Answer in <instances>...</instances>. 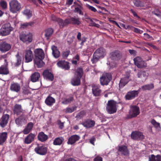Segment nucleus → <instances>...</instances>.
<instances>
[{"mask_svg":"<svg viewBox=\"0 0 161 161\" xmlns=\"http://www.w3.org/2000/svg\"><path fill=\"white\" fill-rule=\"evenodd\" d=\"M0 6L3 9H5L7 8V4L6 2L5 1H2L0 3Z\"/></svg>","mask_w":161,"mask_h":161,"instance_id":"53","label":"nucleus"},{"mask_svg":"<svg viewBox=\"0 0 161 161\" xmlns=\"http://www.w3.org/2000/svg\"><path fill=\"white\" fill-rule=\"evenodd\" d=\"M154 85L151 83L146 85L142 86L141 88L143 90H150L154 88Z\"/></svg>","mask_w":161,"mask_h":161,"instance_id":"42","label":"nucleus"},{"mask_svg":"<svg viewBox=\"0 0 161 161\" xmlns=\"http://www.w3.org/2000/svg\"><path fill=\"white\" fill-rule=\"evenodd\" d=\"M9 10L11 12L14 13L20 10L21 5L17 0H12L9 3Z\"/></svg>","mask_w":161,"mask_h":161,"instance_id":"1","label":"nucleus"},{"mask_svg":"<svg viewBox=\"0 0 161 161\" xmlns=\"http://www.w3.org/2000/svg\"><path fill=\"white\" fill-rule=\"evenodd\" d=\"M90 21V24L91 26H95L97 28L99 27L100 26L99 24L95 23L92 19H91Z\"/></svg>","mask_w":161,"mask_h":161,"instance_id":"54","label":"nucleus"},{"mask_svg":"<svg viewBox=\"0 0 161 161\" xmlns=\"http://www.w3.org/2000/svg\"><path fill=\"white\" fill-rule=\"evenodd\" d=\"M43 59H35V63L38 68L42 67L44 65V63L42 61Z\"/></svg>","mask_w":161,"mask_h":161,"instance_id":"39","label":"nucleus"},{"mask_svg":"<svg viewBox=\"0 0 161 161\" xmlns=\"http://www.w3.org/2000/svg\"><path fill=\"white\" fill-rule=\"evenodd\" d=\"M43 76L45 79L53 81L54 77L53 74L48 69L45 70L42 73Z\"/></svg>","mask_w":161,"mask_h":161,"instance_id":"16","label":"nucleus"},{"mask_svg":"<svg viewBox=\"0 0 161 161\" xmlns=\"http://www.w3.org/2000/svg\"><path fill=\"white\" fill-rule=\"evenodd\" d=\"M81 78L75 75L72 79L71 84L73 86H76L80 85V84Z\"/></svg>","mask_w":161,"mask_h":161,"instance_id":"27","label":"nucleus"},{"mask_svg":"<svg viewBox=\"0 0 161 161\" xmlns=\"http://www.w3.org/2000/svg\"><path fill=\"white\" fill-rule=\"evenodd\" d=\"M24 14L27 16L28 18H29L32 16V14L29 9H26L24 11Z\"/></svg>","mask_w":161,"mask_h":161,"instance_id":"47","label":"nucleus"},{"mask_svg":"<svg viewBox=\"0 0 161 161\" xmlns=\"http://www.w3.org/2000/svg\"><path fill=\"white\" fill-rule=\"evenodd\" d=\"M118 103L113 100H110L108 101L106 107L107 111H116Z\"/></svg>","mask_w":161,"mask_h":161,"instance_id":"7","label":"nucleus"},{"mask_svg":"<svg viewBox=\"0 0 161 161\" xmlns=\"http://www.w3.org/2000/svg\"><path fill=\"white\" fill-rule=\"evenodd\" d=\"M94 53L95 54H96V56L100 58H103L106 54L105 49L102 47L97 49Z\"/></svg>","mask_w":161,"mask_h":161,"instance_id":"19","label":"nucleus"},{"mask_svg":"<svg viewBox=\"0 0 161 161\" xmlns=\"http://www.w3.org/2000/svg\"><path fill=\"white\" fill-rule=\"evenodd\" d=\"M48 139V136L43 132H41L39 133L37 136V139L39 141L44 142L46 141Z\"/></svg>","mask_w":161,"mask_h":161,"instance_id":"20","label":"nucleus"},{"mask_svg":"<svg viewBox=\"0 0 161 161\" xmlns=\"http://www.w3.org/2000/svg\"><path fill=\"white\" fill-rule=\"evenodd\" d=\"M20 40L24 42L27 43L31 42L32 40V38L31 34H25L24 33L20 34L19 36Z\"/></svg>","mask_w":161,"mask_h":161,"instance_id":"5","label":"nucleus"},{"mask_svg":"<svg viewBox=\"0 0 161 161\" xmlns=\"http://www.w3.org/2000/svg\"><path fill=\"white\" fill-rule=\"evenodd\" d=\"M53 32V29L51 28L48 29L45 31V35L47 40L49 39L50 37L52 35Z\"/></svg>","mask_w":161,"mask_h":161,"instance_id":"40","label":"nucleus"},{"mask_svg":"<svg viewBox=\"0 0 161 161\" xmlns=\"http://www.w3.org/2000/svg\"><path fill=\"white\" fill-rule=\"evenodd\" d=\"M135 64L138 68H141L147 66V64L142 61L141 58L137 57L134 59Z\"/></svg>","mask_w":161,"mask_h":161,"instance_id":"8","label":"nucleus"},{"mask_svg":"<svg viewBox=\"0 0 161 161\" xmlns=\"http://www.w3.org/2000/svg\"><path fill=\"white\" fill-rule=\"evenodd\" d=\"M31 80L33 82H35L39 80L40 77V75L38 72H35L31 76Z\"/></svg>","mask_w":161,"mask_h":161,"instance_id":"31","label":"nucleus"},{"mask_svg":"<svg viewBox=\"0 0 161 161\" xmlns=\"http://www.w3.org/2000/svg\"><path fill=\"white\" fill-rule=\"evenodd\" d=\"M32 2L34 3L35 4L37 5L39 3L41 4H42V3L41 0H31Z\"/></svg>","mask_w":161,"mask_h":161,"instance_id":"62","label":"nucleus"},{"mask_svg":"<svg viewBox=\"0 0 161 161\" xmlns=\"http://www.w3.org/2000/svg\"><path fill=\"white\" fill-rule=\"evenodd\" d=\"M100 58L99 56H96V54H95V53H94L92 58L91 60L92 63H95L97 62Z\"/></svg>","mask_w":161,"mask_h":161,"instance_id":"48","label":"nucleus"},{"mask_svg":"<svg viewBox=\"0 0 161 161\" xmlns=\"http://www.w3.org/2000/svg\"><path fill=\"white\" fill-rule=\"evenodd\" d=\"M14 111H20L22 107L20 105L16 104L14 106Z\"/></svg>","mask_w":161,"mask_h":161,"instance_id":"51","label":"nucleus"},{"mask_svg":"<svg viewBox=\"0 0 161 161\" xmlns=\"http://www.w3.org/2000/svg\"><path fill=\"white\" fill-rule=\"evenodd\" d=\"M8 138V133L3 132L0 133V145L3 146Z\"/></svg>","mask_w":161,"mask_h":161,"instance_id":"22","label":"nucleus"},{"mask_svg":"<svg viewBox=\"0 0 161 161\" xmlns=\"http://www.w3.org/2000/svg\"><path fill=\"white\" fill-rule=\"evenodd\" d=\"M22 92L24 95H27L31 93L29 90L25 87L23 88Z\"/></svg>","mask_w":161,"mask_h":161,"instance_id":"50","label":"nucleus"},{"mask_svg":"<svg viewBox=\"0 0 161 161\" xmlns=\"http://www.w3.org/2000/svg\"><path fill=\"white\" fill-rule=\"evenodd\" d=\"M95 124V121L91 119H86L81 123V124L86 128L88 129L94 127Z\"/></svg>","mask_w":161,"mask_h":161,"instance_id":"9","label":"nucleus"},{"mask_svg":"<svg viewBox=\"0 0 161 161\" xmlns=\"http://www.w3.org/2000/svg\"><path fill=\"white\" fill-rule=\"evenodd\" d=\"M140 114V111H130V114L127 115L126 118L131 119L136 117Z\"/></svg>","mask_w":161,"mask_h":161,"instance_id":"36","label":"nucleus"},{"mask_svg":"<svg viewBox=\"0 0 161 161\" xmlns=\"http://www.w3.org/2000/svg\"><path fill=\"white\" fill-rule=\"evenodd\" d=\"M65 26L66 25L71 24V21L70 20V18L65 19L64 21Z\"/></svg>","mask_w":161,"mask_h":161,"instance_id":"63","label":"nucleus"},{"mask_svg":"<svg viewBox=\"0 0 161 161\" xmlns=\"http://www.w3.org/2000/svg\"><path fill=\"white\" fill-rule=\"evenodd\" d=\"M13 29L9 23L5 24L0 29V35L6 36L8 35L12 31Z\"/></svg>","mask_w":161,"mask_h":161,"instance_id":"2","label":"nucleus"},{"mask_svg":"<svg viewBox=\"0 0 161 161\" xmlns=\"http://www.w3.org/2000/svg\"><path fill=\"white\" fill-rule=\"evenodd\" d=\"M133 31L134 32H135L136 33H139V34H140L142 33L143 32L142 31L138 28H135L134 27Z\"/></svg>","mask_w":161,"mask_h":161,"instance_id":"56","label":"nucleus"},{"mask_svg":"<svg viewBox=\"0 0 161 161\" xmlns=\"http://www.w3.org/2000/svg\"><path fill=\"white\" fill-rule=\"evenodd\" d=\"M111 79V75L108 73L103 74L100 78V80L101 85L103 86L107 85Z\"/></svg>","mask_w":161,"mask_h":161,"instance_id":"4","label":"nucleus"},{"mask_svg":"<svg viewBox=\"0 0 161 161\" xmlns=\"http://www.w3.org/2000/svg\"><path fill=\"white\" fill-rule=\"evenodd\" d=\"M36 135L32 133H30L25 138L24 142L26 144L31 143L34 141Z\"/></svg>","mask_w":161,"mask_h":161,"instance_id":"18","label":"nucleus"},{"mask_svg":"<svg viewBox=\"0 0 161 161\" xmlns=\"http://www.w3.org/2000/svg\"><path fill=\"white\" fill-rule=\"evenodd\" d=\"M118 151L120 152L125 156H127L129 154V151L127 147L123 145L119 147Z\"/></svg>","mask_w":161,"mask_h":161,"instance_id":"25","label":"nucleus"},{"mask_svg":"<svg viewBox=\"0 0 161 161\" xmlns=\"http://www.w3.org/2000/svg\"><path fill=\"white\" fill-rule=\"evenodd\" d=\"M55 102V99L50 96H48L45 100V103L48 106L52 105Z\"/></svg>","mask_w":161,"mask_h":161,"instance_id":"30","label":"nucleus"},{"mask_svg":"<svg viewBox=\"0 0 161 161\" xmlns=\"http://www.w3.org/2000/svg\"><path fill=\"white\" fill-rule=\"evenodd\" d=\"M151 123L153 125L155 128L158 129L160 128V124L158 122H157L156 120L153 119L151 120Z\"/></svg>","mask_w":161,"mask_h":161,"instance_id":"46","label":"nucleus"},{"mask_svg":"<svg viewBox=\"0 0 161 161\" xmlns=\"http://www.w3.org/2000/svg\"><path fill=\"white\" fill-rule=\"evenodd\" d=\"M25 119L22 116H20L17 118L15 120V123L16 124L19 125H22L23 123H25Z\"/></svg>","mask_w":161,"mask_h":161,"instance_id":"34","label":"nucleus"},{"mask_svg":"<svg viewBox=\"0 0 161 161\" xmlns=\"http://www.w3.org/2000/svg\"><path fill=\"white\" fill-rule=\"evenodd\" d=\"M80 138V137L77 135L72 136L69 139L67 143L68 144L72 145L79 140Z\"/></svg>","mask_w":161,"mask_h":161,"instance_id":"23","label":"nucleus"},{"mask_svg":"<svg viewBox=\"0 0 161 161\" xmlns=\"http://www.w3.org/2000/svg\"><path fill=\"white\" fill-rule=\"evenodd\" d=\"M9 116L8 114L3 115L0 120V126L2 128H4L7 125Z\"/></svg>","mask_w":161,"mask_h":161,"instance_id":"12","label":"nucleus"},{"mask_svg":"<svg viewBox=\"0 0 161 161\" xmlns=\"http://www.w3.org/2000/svg\"><path fill=\"white\" fill-rule=\"evenodd\" d=\"M138 93L139 92L138 91H133L128 92L125 96V98L128 100L132 99L137 97Z\"/></svg>","mask_w":161,"mask_h":161,"instance_id":"13","label":"nucleus"},{"mask_svg":"<svg viewBox=\"0 0 161 161\" xmlns=\"http://www.w3.org/2000/svg\"><path fill=\"white\" fill-rule=\"evenodd\" d=\"M130 110L131 111H139V107L137 105L130 106Z\"/></svg>","mask_w":161,"mask_h":161,"instance_id":"52","label":"nucleus"},{"mask_svg":"<svg viewBox=\"0 0 161 161\" xmlns=\"http://www.w3.org/2000/svg\"><path fill=\"white\" fill-rule=\"evenodd\" d=\"M8 64L7 63L5 65H3L0 67V74L7 75L9 73V71L8 67Z\"/></svg>","mask_w":161,"mask_h":161,"instance_id":"24","label":"nucleus"},{"mask_svg":"<svg viewBox=\"0 0 161 161\" xmlns=\"http://www.w3.org/2000/svg\"><path fill=\"white\" fill-rule=\"evenodd\" d=\"M16 60L14 64L15 66L18 67L21 64L22 58L18 53L16 55Z\"/></svg>","mask_w":161,"mask_h":161,"instance_id":"32","label":"nucleus"},{"mask_svg":"<svg viewBox=\"0 0 161 161\" xmlns=\"http://www.w3.org/2000/svg\"><path fill=\"white\" fill-rule=\"evenodd\" d=\"M51 49L52 50V54L54 57L56 58H58L60 55V52L57 47L53 45L52 46Z\"/></svg>","mask_w":161,"mask_h":161,"instance_id":"26","label":"nucleus"},{"mask_svg":"<svg viewBox=\"0 0 161 161\" xmlns=\"http://www.w3.org/2000/svg\"><path fill=\"white\" fill-rule=\"evenodd\" d=\"M74 12L76 13H78L80 14H83L81 10L78 7L75 8Z\"/></svg>","mask_w":161,"mask_h":161,"instance_id":"59","label":"nucleus"},{"mask_svg":"<svg viewBox=\"0 0 161 161\" xmlns=\"http://www.w3.org/2000/svg\"><path fill=\"white\" fill-rule=\"evenodd\" d=\"M87 7L89 9L94 12H95L97 11L96 9L94 7L92 6H91L89 5H87Z\"/></svg>","mask_w":161,"mask_h":161,"instance_id":"61","label":"nucleus"},{"mask_svg":"<svg viewBox=\"0 0 161 161\" xmlns=\"http://www.w3.org/2000/svg\"><path fill=\"white\" fill-rule=\"evenodd\" d=\"M34 24V22L33 21H31L28 23H24L21 24L20 27L21 28L25 29V28L28 27L29 26H32Z\"/></svg>","mask_w":161,"mask_h":161,"instance_id":"43","label":"nucleus"},{"mask_svg":"<svg viewBox=\"0 0 161 161\" xmlns=\"http://www.w3.org/2000/svg\"><path fill=\"white\" fill-rule=\"evenodd\" d=\"M110 58L112 60H119L122 57L121 53L118 50H116L110 53Z\"/></svg>","mask_w":161,"mask_h":161,"instance_id":"14","label":"nucleus"},{"mask_svg":"<svg viewBox=\"0 0 161 161\" xmlns=\"http://www.w3.org/2000/svg\"><path fill=\"white\" fill-rule=\"evenodd\" d=\"M148 75V73L145 71H141L139 72L137 74V76L138 78H141L143 79H146Z\"/></svg>","mask_w":161,"mask_h":161,"instance_id":"35","label":"nucleus"},{"mask_svg":"<svg viewBox=\"0 0 161 161\" xmlns=\"http://www.w3.org/2000/svg\"><path fill=\"white\" fill-rule=\"evenodd\" d=\"M74 100V98L72 96H70L69 97L64 99L62 102V103L64 104H67L70 103Z\"/></svg>","mask_w":161,"mask_h":161,"instance_id":"41","label":"nucleus"},{"mask_svg":"<svg viewBox=\"0 0 161 161\" xmlns=\"http://www.w3.org/2000/svg\"><path fill=\"white\" fill-rule=\"evenodd\" d=\"M10 90L13 91L18 92L20 89V85L17 83H14L11 84L10 87Z\"/></svg>","mask_w":161,"mask_h":161,"instance_id":"21","label":"nucleus"},{"mask_svg":"<svg viewBox=\"0 0 161 161\" xmlns=\"http://www.w3.org/2000/svg\"><path fill=\"white\" fill-rule=\"evenodd\" d=\"M129 81L127 78H123L121 79L119 84V87L121 88L124 86Z\"/></svg>","mask_w":161,"mask_h":161,"instance_id":"37","label":"nucleus"},{"mask_svg":"<svg viewBox=\"0 0 161 161\" xmlns=\"http://www.w3.org/2000/svg\"><path fill=\"white\" fill-rule=\"evenodd\" d=\"M33 124L31 122H29L27 125L26 127L31 130L33 127Z\"/></svg>","mask_w":161,"mask_h":161,"instance_id":"55","label":"nucleus"},{"mask_svg":"<svg viewBox=\"0 0 161 161\" xmlns=\"http://www.w3.org/2000/svg\"><path fill=\"white\" fill-rule=\"evenodd\" d=\"M70 20L71 21V24L73 25H79L81 23L79 18H76L75 17H71Z\"/></svg>","mask_w":161,"mask_h":161,"instance_id":"38","label":"nucleus"},{"mask_svg":"<svg viewBox=\"0 0 161 161\" xmlns=\"http://www.w3.org/2000/svg\"><path fill=\"white\" fill-rule=\"evenodd\" d=\"M31 131V130H30L26 127L22 131V132H23L24 134L26 135L29 134Z\"/></svg>","mask_w":161,"mask_h":161,"instance_id":"58","label":"nucleus"},{"mask_svg":"<svg viewBox=\"0 0 161 161\" xmlns=\"http://www.w3.org/2000/svg\"><path fill=\"white\" fill-rule=\"evenodd\" d=\"M149 161H161V155H157L155 156L152 154L149 156Z\"/></svg>","mask_w":161,"mask_h":161,"instance_id":"28","label":"nucleus"},{"mask_svg":"<svg viewBox=\"0 0 161 161\" xmlns=\"http://www.w3.org/2000/svg\"><path fill=\"white\" fill-rule=\"evenodd\" d=\"M92 92L94 95L95 96H98L100 95L101 90L99 87L97 86H94L92 88Z\"/></svg>","mask_w":161,"mask_h":161,"instance_id":"29","label":"nucleus"},{"mask_svg":"<svg viewBox=\"0 0 161 161\" xmlns=\"http://www.w3.org/2000/svg\"><path fill=\"white\" fill-rule=\"evenodd\" d=\"M34 151L37 154L43 155L46 154L47 152V149L46 147L42 145L38 144L37 145L36 147L35 148Z\"/></svg>","mask_w":161,"mask_h":161,"instance_id":"3","label":"nucleus"},{"mask_svg":"<svg viewBox=\"0 0 161 161\" xmlns=\"http://www.w3.org/2000/svg\"><path fill=\"white\" fill-rule=\"evenodd\" d=\"M131 137L132 139L137 141L142 140L144 138L143 133L139 131H133L131 133Z\"/></svg>","mask_w":161,"mask_h":161,"instance_id":"6","label":"nucleus"},{"mask_svg":"<svg viewBox=\"0 0 161 161\" xmlns=\"http://www.w3.org/2000/svg\"><path fill=\"white\" fill-rule=\"evenodd\" d=\"M93 161H103V158L97 156L94 158Z\"/></svg>","mask_w":161,"mask_h":161,"instance_id":"60","label":"nucleus"},{"mask_svg":"<svg viewBox=\"0 0 161 161\" xmlns=\"http://www.w3.org/2000/svg\"><path fill=\"white\" fill-rule=\"evenodd\" d=\"M69 53L70 51H67L64 52L62 54V56L64 58H66L69 55Z\"/></svg>","mask_w":161,"mask_h":161,"instance_id":"57","label":"nucleus"},{"mask_svg":"<svg viewBox=\"0 0 161 161\" xmlns=\"http://www.w3.org/2000/svg\"><path fill=\"white\" fill-rule=\"evenodd\" d=\"M85 111H80L75 116V118L77 120H79L82 118L85 115Z\"/></svg>","mask_w":161,"mask_h":161,"instance_id":"45","label":"nucleus"},{"mask_svg":"<svg viewBox=\"0 0 161 161\" xmlns=\"http://www.w3.org/2000/svg\"><path fill=\"white\" fill-rule=\"evenodd\" d=\"M64 141V139L63 137H57L54 140L53 144L54 145H60L62 144Z\"/></svg>","mask_w":161,"mask_h":161,"instance_id":"33","label":"nucleus"},{"mask_svg":"<svg viewBox=\"0 0 161 161\" xmlns=\"http://www.w3.org/2000/svg\"><path fill=\"white\" fill-rule=\"evenodd\" d=\"M58 124L60 129H62L64 128V123L63 122H62L60 120H59L58 121Z\"/></svg>","mask_w":161,"mask_h":161,"instance_id":"64","label":"nucleus"},{"mask_svg":"<svg viewBox=\"0 0 161 161\" xmlns=\"http://www.w3.org/2000/svg\"><path fill=\"white\" fill-rule=\"evenodd\" d=\"M25 62L28 63L31 61L33 58L32 52L30 49H27L25 50Z\"/></svg>","mask_w":161,"mask_h":161,"instance_id":"10","label":"nucleus"},{"mask_svg":"<svg viewBox=\"0 0 161 161\" xmlns=\"http://www.w3.org/2000/svg\"><path fill=\"white\" fill-rule=\"evenodd\" d=\"M57 64L59 67L65 70H69L70 68L69 63L64 60L59 61L58 62Z\"/></svg>","mask_w":161,"mask_h":161,"instance_id":"15","label":"nucleus"},{"mask_svg":"<svg viewBox=\"0 0 161 161\" xmlns=\"http://www.w3.org/2000/svg\"><path fill=\"white\" fill-rule=\"evenodd\" d=\"M57 22L61 28H62L64 26H65L64 21L62 19L60 18L58 19Z\"/></svg>","mask_w":161,"mask_h":161,"instance_id":"49","label":"nucleus"},{"mask_svg":"<svg viewBox=\"0 0 161 161\" xmlns=\"http://www.w3.org/2000/svg\"><path fill=\"white\" fill-rule=\"evenodd\" d=\"M35 59H43L45 57V54L43 50L41 49H37L34 51Z\"/></svg>","mask_w":161,"mask_h":161,"instance_id":"11","label":"nucleus"},{"mask_svg":"<svg viewBox=\"0 0 161 161\" xmlns=\"http://www.w3.org/2000/svg\"><path fill=\"white\" fill-rule=\"evenodd\" d=\"M11 45L6 42H3L0 45V50L1 51L5 52L9 51L11 48Z\"/></svg>","mask_w":161,"mask_h":161,"instance_id":"17","label":"nucleus"},{"mask_svg":"<svg viewBox=\"0 0 161 161\" xmlns=\"http://www.w3.org/2000/svg\"><path fill=\"white\" fill-rule=\"evenodd\" d=\"M83 70L81 68H79L76 70L75 75L81 78L83 75Z\"/></svg>","mask_w":161,"mask_h":161,"instance_id":"44","label":"nucleus"}]
</instances>
